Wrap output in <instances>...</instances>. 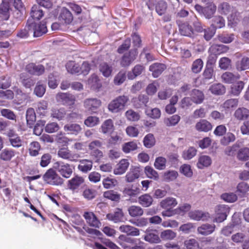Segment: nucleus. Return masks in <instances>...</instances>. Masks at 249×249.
Wrapping results in <instances>:
<instances>
[{
  "label": "nucleus",
  "instance_id": "58836bf2",
  "mask_svg": "<svg viewBox=\"0 0 249 249\" xmlns=\"http://www.w3.org/2000/svg\"><path fill=\"white\" fill-rule=\"evenodd\" d=\"M99 69L100 72L106 77H109L112 72V67L105 62L100 64Z\"/></svg>",
  "mask_w": 249,
  "mask_h": 249
},
{
  "label": "nucleus",
  "instance_id": "f704fd0d",
  "mask_svg": "<svg viewBox=\"0 0 249 249\" xmlns=\"http://www.w3.org/2000/svg\"><path fill=\"white\" fill-rule=\"evenodd\" d=\"M177 204V203H160V207L165 209V210L162 212V216L170 217L175 214L176 213L172 209Z\"/></svg>",
  "mask_w": 249,
  "mask_h": 249
},
{
  "label": "nucleus",
  "instance_id": "c9c22d12",
  "mask_svg": "<svg viewBox=\"0 0 249 249\" xmlns=\"http://www.w3.org/2000/svg\"><path fill=\"white\" fill-rule=\"evenodd\" d=\"M101 131L104 134H111L114 130L113 122L111 119H107L104 122L101 127Z\"/></svg>",
  "mask_w": 249,
  "mask_h": 249
},
{
  "label": "nucleus",
  "instance_id": "39448f33",
  "mask_svg": "<svg viewBox=\"0 0 249 249\" xmlns=\"http://www.w3.org/2000/svg\"><path fill=\"white\" fill-rule=\"evenodd\" d=\"M138 54L137 49H131L124 53L121 57L120 64L122 67H128L136 59Z\"/></svg>",
  "mask_w": 249,
  "mask_h": 249
},
{
  "label": "nucleus",
  "instance_id": "a211bd4d",
  "mask_svg": "<svg viewBox=\"0 0 249 249\" xmlns=\"http://www.w3.org/2000/svg\"><path fill=\"white\" fill-rule=\"evenodd\" d=\"M93 161L88 159H82L79 160V164L77 166L79 171L83 173H87L92 168Z\"/></svg>",
  "mask_w": 249,
  "mask_h": 249
},
{
  "label": "nucleus",
  "instance_id": "5fc2aeb1",
  "mask_svg": "<svg viewBox=\"0 0 249 249\" xmlns=\"http://www.w3.org/2000/svg\"><path fill=\"white\" fill-rule=\"evenodd\" d=\"M104 196L106 198L113 201H118L120 198V195L113 190H109L104 192Z\"/></svg>",
  "mask_w": 249,
  "mask_h": 249
},
{
  "label": "nucleus",
  "instance_id": "4c0bfd02",
  "mask_svg": "<svg viewBox=\"0 0 249 249\" xmlns=\"http://www.w3.org/2000/svg\"><path fill=\"white\" fill-rule=\"evenodd\" d=\"M129 163L127 160L123 159L117 164V167L114 169V173L115 175H122L127 169Z\"/></svg>",
  "mask_w": 249,
  "mask_h": 249
},
{
  "label": "nucleus",
  "instance_id": "0e129e2a",
  "mask_svg": "<svg viewBox=\"0 0 249 249\" xmlns=\"http://www.w3.org/2000/svg\"><path fill=\"white\" fill-rule=\"evenodd\" d=\"M1 115L5 118L12 121H16L17 116L15 113L9 109L3 108L0 110Z\"/></svg>",
  "mask_w": 249,
  "mask_h": 249
},
{
  "label": "nucleus",
  "instance_id": "0eeeda50",
  "mask_svg": "<svg viewBox=\"0 0 249 249\" xmlns=\"http://www.w3.org/2000/svg\"><path fill=\"white\" fill-rule=\"evenodd\" d=\"M230 208L226 205H219L215 210V217L213 220V222L221 223L226 219Z\"/></svg>",
  "mask_w": 249,
  "mask_h": 249
},
{
  "label": "nucleus",
  "instance_id": "bb28decb",
  "mask_svg": "<svg viewBox=\"0 0 249 249\" xmlns=\"http://www.w3.org/2000/svg\"><path fill=\"white\" fill-rule=\"evenodd\" d=\"M215 229L214 224H203L197 228V231L199 234L208 235L212 233Z\"/></svg>",
  "mask_w": 249,
  "mask_h": 249
},
{
  "label": "nucleus",
  "instance_id": "de8ad7c7",
  "mask_svg": "<svg viewBox=\"0 0 249 249\" xmlns=\"http://www.w3.org/2000/svg\"><path fill=\"white\" fill-rule=\"evenodd\" d=\"M210 51L213 54H220L227 52L229 50V47L224 45L213 44L210 48Z\"/></svg>",
  "mask_w": 249,
  "mask_h": 249
},
{
  "label": "nucleus",
  "instance_id": "6e6d98bb",
  "mask_svg": "<svg viewBox=\"0 0 249 249\" xmlns=\"http://www.w3.org/2000/svg\"><path fill=\"white\" fill-rule=\"evenodd\" d=\"M166 159L163 157L156 158L154 164L155 167L159 170H164L166 168Z\"/></svg>",
  "mask_w": 249,
  "mask_h": 249
},
{
  "label": "nucleus",
  "instance_id": "09e8293b",
  "mask_svg": "<svg viewBox=\"0 0 249 249\" xmlns=\"http://www.w3.org/2000/svg\"><path fill=\"white\" fill-rule=\"evenodd\" d=\"M156 12L159 16H162L165 14L167 8V3L163 0L158 1L155 6Z\"/></svg>",
  "mask_w": 249,
  "mask_h": 249
},
{
  "label": "nucleus",
  "instance_id": "ddd939ff",
  "mask_svg": "<svg viewBox=\"0 0 249 249\" xmlns=\"http://www.w3.org/2000/svg\"><path fill=\"white\" fill-rule=\"evenodd\" d=\"M237 58H241L235 63L236 69L238 71H243L249 69V57L246 56H241L240 53H236Z\"/></svg>",
  "mask_w": 249,
  "mask_h": 249
},
{
  "label": "nucleus",
  "instance_id": "2f4dec72",
  "mask_svg": "<svg viewBox=\"0 0 249 249\" xmlns=\"http://www.w3.org/2000/svg\"><path fill=\"white\" fill-rule=\"evenodd\" d=\"M19 78L22 85L26 88H30L35 83V80L30 77L26 73L23 72L20 73Z\"/></svg>",
  "mask_w": 249,
  "mask_h": 249
},
{
  "label": "nucleus",
  "instance_id": "6e6552de",
  "mask_svg": "<svg viewBox=\"0 0 249 249\" xmlns=\"http://www.w3.org/2000/svg\"><path fill=\"white\" fill-rule=\"evenodd\" d=\"M31 29V33H33L34 37H39L46 34L47 32V28L45 23L31 22L29 21V26Z\"/></svg>",
  "mask_w": 249,
  "mask_h": 249
},
{
  "label": "nucleus",
  "instance_id": "49530a36",
  "mask_svg": "<svg viewBox=\"0 0 249 249\" xmlns=\"http://www.w3.org/2000/svg\"><path fill=\"white\" fill-rule=\"evenodd\" d=\"M209 90L215 95H222L226 92V88L222 84H214L211 86Z\"/></svg>",
  "mask_w": 249,
  "mask_h": 249
},
{
  "label": "nucleus",
  "instance_id": "bf43d9fd",
  "mask_svg": "<svg viewBox=\"0 0 249 249\" xmlns=\"http://www.w3.org/2000/svg\"><path fill=\"white\" fill-rule=\"evenodd\" d=\"M144 171L146 176L148 178L155 180L159 179V175L158 172L151 166H146L144 168Z\"/></svg>",
  "mask_w": 249,
  "mask_h": 249
},
{
  "label": "nucleus",
  "instance_id": "13d9d810",
  "mask_svg": "<svg viewBox=\"0 0 249 249\" xmlns=\"http://www.w3.org/2000/svg\"><path fill=\"white\" fill-rule=\"evenodd\" d=\"M40 150V145L38 142H33L30 143L29 151V154L31 156H36L38 155Z\"/></svg>",
  "mask_w": 249,
  "mask_h": 249
},
{
  "label": "nucleus",
  "instance_id": "7ed1b4c3",
  "mask_svg": "<svg viewBox=\"0 0 249 249\" xmlns=\"http://www.w3.org/2000/svg\"><path fill=\"white\" fill-rule=\"evenodd\" d=\"M43 178L47 183L53 185H61L64 181L53 168L48 170L43 175Z\"/></svg>",
  "mask_w": 249,
  "mask_h": 249
},
{
  "label": "nucleus",
  "instance_id": "774afa93",
  "mask_svg": "<svg viewBox=\"0 0 249 249\" xmlns=\"http://www.w3.org/2000/svg\"><path fill=\"white\" fill-rule=\"evenodd\" d=\"M129 214L132 217L141 216L143 213V210L139 206H132L128 209Z\"/></svg>",
  "mask_w": 249,
  "mask_h": 249
},
{
  "label": "nucleus",
  "instance_id": "e2e57ef3",
  "mask_svg": "<svg viewBox=\"0 0 249 249\" xmlns=\"http://www.w3.org/2000/svg\"><path fill=\"white\" fill-rule=\"evenodd\" d=\"M143 144L146 148H151L154 145L155 140L152 134H147L143 139Z\"/></svg>",
  "mask_w": 249,
  "mask_h": 249
},
{
  "label": "nucleus",
  "instance_id": "4d7b16f0",
  "mask_svg": "<svg viewBox=\"0 0 249 249\" xmlns=\"http://www.w3.org/2000/svg\"><path fill=\"white\" fill-rule=\"evenodd\" d=\"M46 91V85L38 82L35 88L34 93L38 97H42Z\"/></svg>",
  "mask_w": 249,
  "mask_h": 249
},
{
  "label": "nucleus",
  "instance_id": "7c9ffc66",
  "mask_svg": "<svg viewBox=\"0 0 249 249\" xmlns=\"http://www.w3.org/2000/svg\"><path fill=\"white\" fill-rule=\"evenodd\" d=\"M15 156V151L7 148L2 150L0 152V160L4 161H9Z\"/></svg>",
  "mask_w": 249,
  "mask_h": 249
},
{
  "label": "nucleus",
  "instance_id": "680f3d73",
  "mask_svg": "<svg viewBox=\"0 0 249 249\" xmlns=\"http://www.w3.org/2000/svg\"><path fill=\"white\" fill-rule=\"evenodd\" d=\"M212 26L215 28H221L225 26V20L221 16L213 17L212 19Z\"/></svg>",
  "mask_w": 249,
  "mask_h": 249
},
{
  "label": "nucleus",
  "instance_id": "72a5a7b5",
  "mask_svg": "<svg viewBox=\"0 0 249 249\" xmlns=\"http://www.w3.org/2000/svg\"><path fill=\"white\" fill-rule=\"evenodd\" d=\"M66 115V112L64 108L53 107L51 110V117L58 120L63 119Z\"/></svg>",
  "mask_w": 249,
  "mask_h": 249
},
{
  "label": "nucleus",
  "instance_id": "3c124183",
  "mask_svg": "<svg viewBox=\"0 0 249 249\" xmlns=\"http://www.w3.org/2000/svg\"><path fill=\"white\" fill-rule=\"evenodd\" d=\"M236 140V137L234 134L231 132H228L225 134V135L220 140V143L224 146L228 145L231 142H234Z\"/></svg>",
  "mask_w": 249,
  "mask_h": 249
},
{
  "label": "nucleus",
  "instance_id": "4be33fe9",
  "mask_svg": "<svg viewBox=\"0 0 249 249\" xmlns=\"http://www.w3.org/2000/svg\"><path fill=\"white\" fill-rule=\"evenodd\" d=\"M189 216L192 219L196 221H207L210 217L208 213H204L198 210L190 212Z\"/></svg>",
  "mask_w": 249,
  "mask_h": 249
},
{
  "label": "nucleus",
  "instance_id": "9d476101",
  "mask_svg": "<svg viewBox=\"0 0 249 249\" xmlns=\"http://www.w3.org/2000/svg\"><path fill=\"white\" fill-rule=\"evenodd\" d=\"M101 101L96 98H90L85 99L84 101V106L89 111L95 113L101 106Z\"/></svg>",
  "mask_w": 249,
  "mask_h": 249
},
{
  "label": "nucleus",
  "instance_id": "423d86ee",
  "mask_svg": "<svg viewBox=\"0 0 249 249\" xmlns=\"http://www.w3.org/2000/svg\"><path fill=\"white\" fill-rule=\"evenodd\" d=\"M178 30L181 35L187 36L193 40L196 39L197 35L195 33L192 26L187 22L179 23Z\"/></svg>",
  "mask_w": 249,
  "mask_h": 249
},
{
  "label": "nucleus",
  "instance_id": "c03bdc74",
  "mask_svg": "<svg viewBox=\"0 0 249 249\" xmlns=\"http://www.w3.org/2000/svg\"><path fill=\"white\" fill-rule=\"evenodd\" d=\"M66 68L68 72L71 74L79 73L80 65L73 61H69L66 64Z\"/></svg>",
  "mask_w": 249,
  "mask_h": 249
},
{
  "label": "nucleus",
  "instance_id": "dca6fc26",
  "mask_svg": "<svg viewBox=\"0 0 249 249\" xmlns=\"http://www.w3.org/2000/svg\"><path fill=\"white\" fill-rule=\"evenodd\" d=\"M149 102V98L147 95L140 94L138 97H134L132 100V103L136 108H140L143 106H146Z\"/></svg>",
  "mask_w": 249,
  "mask_h": 249
},
{
  "label": "nucleus",
  "instance_id": "a19ab883",
  "mask_svg": "<svg viewBox=\"0 0 249 249\" xmlns=\"http://www.w3.org/2000/svg\"><path fill=\"white\" fill-rule=\"evenodd\" d=\"M30 15L33 18L39 20L44 16V13L39 5L35 4L31 8Z\"/></svg>",
  "mask_w": 249,
  "mask_h": 249
},
{
  "label": "nucleus",
  "instance_id": "b1692460",
  "mask_svg": "<svg viewBox=\"0 0 249 249\" xmlns=\"http://www.w3.org/2000/svg\"><path fill=\"white\" fill-rule=\"evenodd\" d=\"M119 243L124 249H130L133 246L136 244V240L124 235H121L119 237Z\"/></svg>",
  "mask_w": 249,
  "mask_h": 249
},
{
  "label": "nucleus",
  "instance_id": "69168bd1",
  "mask_svg": "<svg viewBox=\"0 0 249 249\" xmlns=\"http://www.w3.org/2000/svg\"><path fill=\"white\" fill-rule=\"evenodd\" d=\"M177 236V233L171 230H166L160 233L163 240H173Z\"/></svg>",
  "mask_w": 249,
  "mask_h": 249
},
{
  "label": "nucleus",
  "instance_id": "338daca9",
  "mask_svg": "<svg viewBox=\"0 0 249 249\" xmlns=\"http://www.w3.org/2000/svg\"><path fill=\"white\" fill-rule=\"evenodd\" d=\"M11 78L8 75L0 77V88L6 89L11 85Z\"/></svg>",
  "mask_w": 249,
  "mask_h": 249
},
{
  "label": "nucleus",
  "instance_id": "393cba45",
  "mask_svg": "<svg viewBox=\"0 0 249 249\" xmlns=\"http://www.w3.org/2000/svg\"><path fill=\"white\" fill-rule=\"evenodd\" d=\"M195 127L198 131L207 132L212 130L213 125L207 120L202 119L196 124Z\"/></svg>",
  "mask_w": 249,
  "mask_h": 249
},
{
  "label": "nucleus",
  "instance_id": "ea45409f",
  "mask_svg": "<svg viewBox=\"0 0 249 249\" xmlns=\"http://www.w3.org/2000/svg\"><path fill=\"white\" fill-rule=\"evenodd\" d=\"M191 98L193 102L196 104H200L202 103L204 99V95L202 91L194 89L191 94Z\"/></svg>",
  "mask_w": 249,
  "mask_h": 249
},
{
  "label": "nucleus",
  "instance_id": "aec40b11",
  "mask_svg": "<svg viewBox=\"0 0 249 249\" xmlns=\"http://www.w3.org/2000/svg\"><path fill=\"white\" fill-rule=\"evenodd\" d=\"M64 130L69 134L76 136L81 132L82 128L79 124L71 123L65 124L64 126Z\"/></svg>",
  "mask_w": 249,
  "mask_h": 249
},
{
  "label": "nucleus",
  "instance_id": "20e7f679",
  "mask_svg": "<svg viewBox=\"0 0 249 249\" xmlns=\"http://www.w3.org/2000/svg\"><path fill=\"white\" fill-rule=\"evenodd\" d=\"M53 168L64 178H69L73 173L72 166L67 163L58 161L53 163Z\"/></svg>",
  "mask_w": 249,
  "mask_h": 249
},
{
  "label": "nucleus",
  "instance_id": "052dcab7",
  "mask_svg": "<svg viewBox=\"0 0 249 249\" xmlns=\"http://www.w3.org/2000/svg\"><path fill=\"white\" fill-rule=\"evenodd\" d=\"M244 87V83L241 81L237 82L231 87V93L234 95H238Z\"/></svg>",
  "mask_w": 249,
  "mask_h": 249
},
{
  "label": "nucleus",
  "instance_id": "c85d7f7f",
  "mask_svg": "<svg viewBox=\"0 0 249 249\" xmlns=\"http://www.w3.org/2000/svg\"><path fill=\"white\" fill-rule=\"evenodd\" d=\"M84 181V179L82 177L75 176L68 181V187L71 190H75L78 189Z\"/></svg>",
  "mask_w": 249,
  "mask_h": 249
},
{
  "label": "nucleus",
  "instance_id": "f03ea898",
  "mask_svg": "<svg viewBox=\"0 0 249 249\" xmlns=\"http://www.w3.org/2000/svg\"><path fill=\"white\" fill-rule=\"evenodd\" d=\"M195 9L200 16H204L206 19H211L213 17L216 6L213 2H210L206 3L205 6L196 4Z\"/></svg>",
  "mask_w": 249,
  "mask_h": 249
},
{
  "label": "nucleus",
  "instance_id": "2eb2a0df",
  "mask_svg": "<svg viewBox=\"0 0 249 249\" xmlns=\"http://www.w3.org/2000/svg\"><path fill=\"white\" fill-rule=\"evenodd\" d=\"M166 69L165 64L160 63H154L149 66V70L152 72L154 78L158 77Z\"/></svg>",
  "mask_w": 249,
  "mask_h": 249
},
{
  "label": "nucleus",
  "instance_id": "4468645a",
  "mask_svg": "<svg viewBox=\"0 0 249 249\" xmlns=\"http://www.w3.org/2000/svg\"><path fill=\"white\" fill-rule=\"evenodd\" d=\"M13 2V0H2L0 4V17L5 20H7L9 18V10L11 3Z\"/></svg>",
  "mask_w": 249,
  "mask_h": 249
},
{
  "label": "nucleus",
  "instance_id": "37998d69",
  "mask_svg": "<svg viewBox=\"0 0 249 249\" xmlns=\"http://www.w3.org/2000/svg\"><path fill=\"white\" fill-rule=\"evenodd\" d=\"M88 82L90 88L94 90L98 89L102 86L98 77L95 74L91 75Z\"/></svg>",
  "mask_w": 249,
  "mask_h": 249
},
{
  "label": "nucleus",
  "instance_id": "f8f14e48",
  "mask_svg": "<svg viewBox=\"0 0 249 249\" xmlns=\"http://www.w3.org/2000/svg\"><path fill=\"white\" fill-rule=\"evenodd\" d=\"M25 70L29 73L37 76L43 74L45 71V68L42 65H36L33 63L28 64Z\"/></svg>",
  "mask_w": 249,
  "mask_h": 249
},
{
  "label": "nucleus",
  "instance_id": "f3484780",
  "mask_svg": "<svg viewBox=\"0 0 249 249\" xmlns=\"http://www.w3.org/2000/svg\"><path fill=\"white\" fill-rule=\"evenodd\" d=\"M59 20L63 23L70 24L73 20V16L71 12L65 7H63L58 17Z\"/></svg>",
  "mask_w": 249,
  "mask_h": 249
},
{
  "label": "nucleus",
  "instance_id": "412c9836",
  "mask_svg": "<svg viewBox=\"0 0 249 249\" xmlns=\"http://www.w3.org/2000/svg\"><path fill=\"white\" fill-rule=\"evenodd\" d=\"M157 232L156 230H146L143 239L151 243H160V239Z\"/></svg>",
  "mask_w": 249,
  "mask_h": 249
},
{
  "label": "nucleus",
  "instance_id": "9b49d317",
  "mask_svg": "<svg viewBox=\"0 0 249 249\" xmlns=\"http://www.w3.org/2000/svg\"><path fill=\"white\" fill-rule=\"evenodd\" d=\"M55 98L58 103L64 105H73L75 100L74 96L69 93H58Z\"/></svg>",
  "mask_w": 249,
  "mask_h": 249
},
{
  "label": "nucleus",
  "instance_id": "5701e85b",
  "mask_svg": "<svg viewBox=\"0 0 249 249\" xmlns=\"http://www.w3.org/2000/svg\"><path fill=\"white\" fill-rule=\"evenodd\" d=\"M84 217L90 226L99 228L101 224L95 215L92 212H85Z\"/></svg>",
  "mask_w": 249,
  "mask_h": 249
},
{
  "label": "nucleus",
  "instance_id": "6ab92c4d",
  "mask_svg": "<svg viewBox=\"0 0 249 249\" xmlns=\"http://www.w3.org/2000/svg\"><path fill=\"white\" fill-rule=\"evenodd\" d=\"M142 171V169L140 167L135 166L132 167L125 176L127 182H131L136 179L138 178Z\"/></svg>",
  "mask_w": 249,
  "mask_h": 249
},
{
  "label": "nucleus",
  "instance_id": "8fccbe9b",
  "mask_svg": "<svg viewBox=\"0 0 249 249\" xmlns=\"http://www.w3.org/2000/svg\"><path fill=\"white\" fill-rule=\"evenodd\" d=\"M237 158L240 161H247L249 159V148H240L237 153Z\"/></svg>",
  "mask_w": 249,
  "mask_h": 249
},
{
  "label": "nucleus",
  "instance_id": "f257e3e1",
  "mask_svg": "<svg viewBox=\"0 0 249 249\" xmlns=\"http://www.w3.org/2000/svg\"><path fill=\"white\" fill-rule=\"evenodd\" d=\"M129 101V97L127 95H120L111 101L108 105L109 111L116 113L123 110Z\"/></svg>",
  "mask_w": 249,
  "mask_h": 249
},
{
  "label": "nucleus",
  "instance_id": "473e14b6",
  "mask_svg": "<svg viewBox=\"0 0 249 249\" xmlns=\"http://www.w3.org/2000/svg\"><path fill=\"white\" fill-rule=\"evenodd\" d=\"M27 124L30 128L33 127L36 120V115L34 108L30 107L27 109L26 112Z\"/></svg>",
  "mask_w": 249,
  "mask_h": 249
},
{
  "label": "nucleus",
  "instance_id": "79ce46f5",
  "mask_svg": "<svg viewBox=\"0 0 249 249\" xmlns=\"http://www.w3.org/2000/svg\"><path fill=\"white\" fill-rule=\"evenodd\" d=\"M234 117L238 120H243L249 116V110L245 107H239L234 114Z\"/></svg>",
  "mask_w": 249,
  "mask_h": 249
},
{
  "label": "nucleus",
  "instance_id": "a878e982",
  "mask_svg": "<svg viewBox=\"0 0 249 249\" xmlns=\"http://www.w3.org/2000/svg\"><path fill=\"white\" fill-rule=\"evenodd\" d=\"M240 78V75L238 73H233L227 71L223 73L221 78L223 82L227 84L233 83Z\"/></svg>",
  "mask_w": 249,
  "mask_h": 249
},
{
  "label": "nucleus",
  "instance_id": "1a4fd4ad",
  "mask_svg": "<svg viewBox=\"0 0 249 249\" xmlns=\"http://www.w3.org/2000/svg\"><path fill=\"white\" fill-rule=\"evenodd\" d=\"M57 155L59 158L71 162H76L79 155L72 152L68 147L60 148L57 151Z\"/></svg>",
  "mask_w": 249,
  "mask_h": 249
},
{
  "label": "nucleus",
  "instance_id": "a18cd8bd",
  "mask_svg": "<svg viewBox=\"0 0 249 249\" xmlns=\"http://www.w3.org/2000/svg\"><path fill=\"white\" fill-rule=\"evenodd\" d=\"M212 163L211 158L206 155L201 156L197 163V166L199 169H203L205 167H208Z\"/></svg>",
  "mask_w": 249,
  "mask_h": 249
},
{
  "label": "nucleus",
  "instance_id": "cd10ccee",
  "mask_svg": "<svg viewBox=\"0 0 249 249\" xmlns=\"http://www.w3.org/2000/svg\"><path fill=\"white\" fill-rule=\"evenodd\" d=\"M119 230L121 231L126 233L127 235L137 236L140 235V230L130 225H122Z\"/></svg>",
  "mask_w": 249,
  "mask_h": 249
},
{
  "label": "nucleus",
  "instance_id": "c756f323",
  "mask_svg": "<svg viewBox=\"0 0 249 249\" xmlns=\"http://www.w3.org/2000/svg\"><path fill=\"white\" fill-rule=\"evenodd\" d=\"M145 70V67L141 64H137L132 69L131 71L127 74V77L129 79L133 80L137 76L141 75Z\"/></svg>",
  "mask_w": 249,
  "mask_h": 249
},
{
  "label": "nucleus",
  "instance_id": "603ef678",
  "mask_svg": "<svg viewBox=\"0 0 249 249\" xmlns=\"http://www.w3.org/2000/svg\"><path fill=\"white\" fill-rule=\"evenodd\" d=\"M125 116L128 121L132 122H137L140 119V114L132 109L127 110L125 113Z\"/></svg>",
  "mask_w": 249,
  "mask_h": 249
},
{
  "label": "nucleus",
  "instance_id": "864d4df0",
  "mask_svg": "<svg viewBox=\"0 0 249 249\" xmlns=\"http://www.w3.org/2000/svg\"><path fill=\"white\" fill-rule=\"evenodd\" d=\"M180 117L178 115H174L169 118H165L164 124L167 126H175L180 121Z\"/></svg>",
  "mask_w": 249,
  "mask_h": 249
},
{
  "label": "nucleus",
  "instance_id": "e433bc0d",
  "mask_svg": "<svg viewBox=\"0 0 249 249\" xmlns=\"http://www.w3.org/2000/svg\"><path fill=\"white\" fill-rule=\"evenodd\" d=\"M124 216V215L122 209L117 208L113 213H108L107 215V217L109 220H112L117 223L122 221Z\"/></svg>",
  "mask_w": 249,
  "mask_h": 249
}]
</instances>
